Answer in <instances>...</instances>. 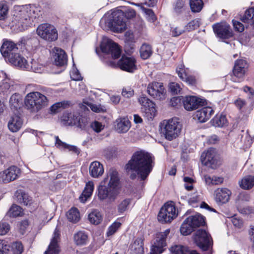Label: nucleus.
Here are the masks:
<instances>
[{
    "label": "nucleus",
    "instance_id": "nucleus-31",
    "mask_svg": "<svg viewBox=\"0 0 254 254\" xmlns=\"http://www.w3.org/2000/svg\"><path fill=\"white\" fill-rule=\"evenodd\" d=\"M94 188V183L92 181L88 182L85 185V188L79 197V200L82 202H85L92 194Z\"/></svg>",
    "mask_w": 254,
    "mask_h": 254
},
{
    "label": "nucleus",
    "instance_id": "nucleus-44",
    "mask_svg": "<svg viewBox=\"0 0 254 254\" xmlns=\"http://www.w3.org/2000/svg\"><path fill=\"white\" fill-rule=\"evenodd\" d=\"M69 102L68 101H64L60 102H57L51 107L50 111L52 113L55 114L61 111L62 109L65 108L66 107L69 106Z\"/></svg>",
    "mask_w": 254,
    "mask_h": 254
},
{
    "label": "nucleus",
    "instance_id": "nucleus-57",
    "mask_svg": "<svg viewBox=\"0 0 254 254\" xmlns=\"http://www.w3.org/2000/svg\"><path fill=\"white\" fill-rule=\"evenodd\" d=\"M199 26L198 21L196 19H194L190 21L186 25V29L188 31H191L193 30Z\"/></svg>",
    "mask_w": 254,
    "mask_h": 254
},
{
    "label": "nucleus",
    "instance_id": "nucleus-62",
    "mask_svg": "<svg viewBox=\"0 0 254 254\" xmlns=\"http://www.w3.org/2000/svg\"><path fill=\"white\" fill-rule=\"evenodd\" d=\"M135 14V11L132 8H129L124 12V17H126L127 19H131L134 17Z\"/></svg>",
    "mask_w": 254,
    "mask_h": 254
},
{
    "label": "nucleus",
    "instance_id": "nucleus-41",
    "mask_svg": "<svg viewBox=\"0 0 254 254\" xmlns=\"http://www.w3.org/2000/svg\"><path fill=\"white\" fill-rule=\"evenodd\" d=\"M22 213V208L16 204H13L7 212L6 215L10 217H16L21 216Z\"/></svg>",
    "mask_w": 254,
    "mask_h": 254
},
{
    "label": "nucleus",
    "instance_id": "nucleus-23",
    "mask_svg": "<svg viewBox=\"0 0 254 254\" xmlns=\"http://www.w3.org/2000/svg\"><path fill=\"white\" fill-rule=\"evenodd\" d=\"M248 67V64L245 60H238L235 62L233 72L237 78H242L245 74Z\"/></svg>",
    "mask_w": 254,
    "mask_h": 254
},
{
    "label": "nucleus",
    "instance_id": "nucleus-49",
    "mask_svg": "<svg viewBox=\"0 0 254 254\" xmlns=\"http://www.w3.org/2000/svg\"><path fill=\"white\" fill-rule=\"evenodd\" d=\"M183 98L184 97L183 96L173 97L170 101V106L175 108H179L181 106L182 103H183Z\"/></svg>",
    "mask_w": 254,
    "mask_h": 254
},
{
    "label": "nucleus",
    "instance_id": "nucleus-45",
    "mask_svg": "<svg viewBox=\"0 0 254 254\" xmlns=\"http://www.w3.org/2000/svg\"><path fill=\"white\" fill-rule=\"evenodd\" d=\"M189 251L187 247L181 245L175 246L171 248L172 254H188Z\"/></svg>",
    "mask_w": 254,
    "mask_h": 254
},
{
    "label": "nucleus",
    "instance_id": "nucleus-32",
    "mask_svg": "<svg viewBox=\"0 0 254 254\" xmlns=\"http://www.w3.org/2000/svg\"><path fill=\"white\" fill-rule=\"evenodd\" d=\"M83 103L80 107L83 109L88 107L92 111L96 113H104L107 111L106 107L101 104H94L86 101H83Z\"/></svg>",
    "mask_w": 254,
    "mask_h": 254
},
{
    "label": "nucleus",
    "instance_id": "nucleus-37",
    "mask_svg": "<svg viewBox=\"0 0 254 254\" xmlns=\"http://www.w3.org/2000/svg\"><path fill=\"white\" fill-rule=\"evenodd\" d=\"M87 240V235L83 231H79L74 235V241L76 245H85Z\"/></svg>",
    "mask_w": 254,
    "mask_h": 254
},
{
    "label": "nucleus",
    "instance_id": "nucleus-2",
    "mask_svg": "<svg viewBox=\"0 0 254 254\" xmlns=\"http://www.w3.org/2000/svg\"><path fill=\"white\" fill-rule=\"evenodd\" d=\"M120 180L117 170L110 168L106 177L98 187V196L101 200H106L109 203L115 201L119 193L118 190Z\"/></svg>",
    "mask_w": 254,
    "mask_h": 254
},
{
    "label": "nucleus",
    "instance_id": "nucleus-1",
    "mask_svg": "<svg viewBox=\"0 0 254 254\" xmlns=\"http://www.w3.org/2000/svg\"><path fill=\"white\" fill-rule=\"evenodd\" d=\"M154 165L153 158L144 150L135 151L126 165L127 172L136 173L143 181L152 171Z\"/></svg>",
    "mask_w": 254,
    "mask_h": 254
},
{
    "label": "nucleus",
    "instance_id": "nucleus-33",
    "mask_svg": "<svg viewBox=\"0 0 254 254\" xmlns=\"http://www.w3.org/2000/svg\"><path fill=\"white\" fill-rule=\"evenodd\" d=\"M239 183L242 189L250 190L254 186V176H246L239 181Z\"/></svg>",
    "mask_w": 254,
    "mask_h": 254
},
{
    "label": "nucleus",
    "instance_id": "nucleus-59",
    "mask_svg": "<svg viewBox=\"0 0 254 254\" xmlns=\"http://www.w3.org/2000/svg\"><path fill=\"white\" fill-rule=\"evenodd\" d=\"M233 24L234 29L236 31H237L239 32H242L244 30V26L240 22L233 20Z\"/></svg>",
    "mask_w": 254,
    "mask_h": 254
},
{
    "label": "nucleus",
    "instance_id": "nucleus-22",
    "mask_svg": "<svg viewBox=\"0 0 254 254\" xmlns=\"http://www.w3.org/2000/svg\"><path fill=\"white\" fill-rule=\"evenodd\" d=\"M53 58L56 65L64 66L67 64V58L65 52L61 48L55 47L53 49Z\"/></svg>",
    "mask_w": 254,
    "mask_h": 254
},
{
    "label": "nucleus",
    "instance_id": "nucleus-38",
    "mask_svg": "<svg viewBox=\"0 0 254 254\" xmlns=\"http://www.w3.org/2000/svg\"><path fill=\"white\" fill-rule=\"evenodd\" d=\"M241 19L244 23L254 26V8H250L247 9Z\"/></svg>",
    "mask_w": 254,
    "mask_h": 254
},
{
    "label": "nucleus",
    "instance_id": "nucleus-52",
    "mask_svg": "<svg viewBox=\"0 0 254 254\" xmlns=\"http://www.w3.org/2000/svg\"><path fill=\"white\" fill-rule=\"evenodd\" d=\"M121 223L119 222H115L112 224L111 226L108 228L107 232L108 236L113 235L117 230L120 227Z\"/></svg>",
    "mask_w": 254,
    "mask_h": 254
},
{
    "label": "nucleus",
    "instance_id": "nucleus-36",
    "mask_svg": "<svg viewBox=\"0 0 254 254\" xmlns=\"http://www.w3.org/2000/svg\"><path fill=\"white\" fill-rule=\"evenodd\" d=\"M212 125L216 127H223L227 124V120L225 115L215 116L211 121Z\"/></svg>",
    "mask_w": 254,
    "mask_h": 254
},
{
    "label": "nucleus",
    "instance_id": "nucleus-26",
    "mask_svg": "<svg viewBox=\"0 0 254 254\" xmlns=\"http://www.w3.org/2000/svg\"><path fill=\"white\" fill-rule=\"evenodd\" d=\"M89 172L92 178H98L104 172V167L100 162L97 161H94L89 166Z\"/></svg>",
    "mask_w": 254,
    "mask_h": 254
},
{
    "label": "nucleus",
    "instance_id": "nucleus-20",
    "mask_svg": "<svg viewBox=\"0 0 254 254\" xmlns=\"http://www.w3.org/2000/svg\"><path fill=\"white\" fill-rule=\"evenodd\" d=\"M22 41L14 43L11 41H6L3 42L1 48L0 52L5 58H8L12 54H14L18 51L17 46L22 44Z\"/></svg>",
    "mask_w": 254,
    "mask_h": 254
},
{
    "label": "nucleus",
    "instance_id": "nucleus-3",
    "mask_svg": "<svg viewBox=\"0 0 254 254\" xmlns=\"http://www.w3.org/2000/svg\"><path fill=\"white\" fill-rule=\"evenodd\" d=\"M25 104L31 112L37 113L48 104L46 96L39 92L28 94L25 99Z\"/></svg>",
    "mask_w": 254,
    "mask_h": 254
},
{
    "label": "nucleus",
    "instance_id": "nucleus-6",
    "mask_svg": "<svg viewBox=\"0 0 254 254\" xmlns=\"http://www.w3.org/2000/svg\"><path fill=\"white\" fill-rule=\"evenodd\" d=\"M108 26L114 31L122 32L126 27L124 12L121 10L112 12V17L108 22Z\"/></svg>",
    "mask_w": 254,
    "mask_h": 254
},
{
    "label": "nucleus",
    "instance_id": "nucleus-17",
    "mask_svg": "<svg viewBox=\"0 0 254 254\" xmlns=\"http://www.w3.org/2000/svg\"><path fill=\"white\" fill-rule=\"evenodd\" d=\"M216 150L214 148H209L206 152H203L201 155L202 163L211 168L216 166Z\"/></svg>",
    "mask_w": 254,
    "mask_h": 254
},
{
    "label": "nucleus",
    "instance_id": "nucleus-34",
    "mask_svg": "<svg viewBox=\"0 0 254 254\" xmlns=\"http://www.w3.org/2000/svg\"><path fill=\"white\" fill-rule=\"evenodd\" d=\"M130 127V122L127 118H122L117 121L116 129L120 133L126 132L129 129Z\"/></svg>",
    "mask_w": 254,
    "mask_h": 254
},
{
    "label": "nucleus",
    "instance_id": "nucleus-9",
    "mask_svg": "<svg viewBox=\"0 0 254 254\" xmlns=\"http://www.w3.org/2000/svg\"><path fill=\"white\" fill-rule=\"evenodd\" d=\"M194 241L196 245L204 251L212 248V238L205 230L201 229L198 230L195 233Z\"/></svg>",
    "mask_w": 254,
    "mask_h": 254
},
{
    "label": "nucleus",
    "instance_id": "nucleus-40",
    "mask_svg": "<svg viewBox=\"0 0 254 254\" xmlns=\"http://www.w3.org/2000/svg\"><path fill=\"white\" fill-rule=\"evenodd\" d=\"M88 219L91 223L98 225L101 222L102 217L100 212L95 210L89 214Z\"/></svg>",
    "mask_w": 254,
    "mask_h": 254
},
{
    "label": "nucleus",
    "instance_id": "nucleus-14",
    "mask_svg": "<svg viewBox=\"0 0 254 254\" xmlns=\"http://www.w3.org/2000/svg\"><path fill=\"white\" fill-rule=\"evenodd\" d=\"M138 101L142 106L141 111L144 114V116L147 119L152 120L156 113L155 104L147 97L143 96L140 97Z\"/></svg>",
    "mask_w": 254,
    "mask_h": 254
},
{
    "label": "nucleus",
    "instance_id": "nucleus-30",
    "mask_svg": "<svg viewBox=\"0 0 254 254\" xmlns=\"http://www.w3.org/2000/svg\"><path fill=\"white\" fill-rule=\"evenodd\" d=\"M23 124L22 119L18 116L12 117L8 123L9 129L13 132H17L21 127Z\"/></svg>",
    "mask_w": 254,
    "mask_h": 254
},
{
    "label": "nucleus",
    "instance_id": "nucleus-54",
    "mask_svg": "<svg viewBox=\"0 0 254 254\" xmlns=\"http://www.w3.org/2000/svg\"><path fill=\"white\" fill-rule=\"evenodd\" d=\"M10 246L5 244L3 240H0V254H8Z\"/></svg>",
    "mask_w": 254,
    "mask_h": 254
},
{
    "label": "nucleus",
    "instance_id": "nucleus-13",
    "mask_svg": "<svg viewBox=\"0 0 254 254\" xmlns=\"http://www.w3.org/2000/svg\"><path fill=\"white\" fill-rule=\"evenodd\" d=\"M148 94L154 99L161 101L166 98V91L163 83L154 81L147 87Z\"/></svg>",
    "mask_w": 254,
    "mask_h": 254
},
{
    "label": "nucleus",
    "instance_id": "nucleus-11",
    "mask_svg": "<svg viewBox=\"0 0 254 254\" xmlns=\"http://www.w3.org/2000/svg\"><path fill=\"white\" fill-rule=\"evenodd\" d=\"M37 33L40 37L48 41H54L58 39L57 30L50 24H40L37 29Z\"/></svg>",
    "mask_w": 254,
    "mask_h": 254
},
{
    "label": "nucleus",
    "instance_id": "nucleus-46",
    "mask_svg": "<svg viewBox=\"0 0 254 254\" xmlns=\"http://www.w3.org/2000/svg\"><path fill=\"white\" fill-rule=\"evenodd\" d=\"M21 100L19 94H13L10 97L9 103L14 109H17L19 107V102Z\"/></svg>",
    "mask_w": 254,
    "mask_h": 254
},
{
    "label": "nucleus",
    "instance_id": "nucleus-53",
    "mask_svg": "<svg viewBox=\"0 0 254 254\" xmlns=\"http://www.w3.org/2000/svg\"><path fill=\"white\" fill-rule=\"evenodd\" d=\"M184 5V0H177L175 5V11L178 13L182 12L185 9Z\"/></svg>",
    "mask_w": 254,
    "mask_h": 254
},
{
    "label": "nucleus",
    "instance_id": "nucleus-7",
    "mask_svg": "<svg viewBox=\"0 0 254 254\" xmlns=\"http://www.w3.org/2000/svg\"><path fill=\"white\" fill-rule=\"evenodd\" d=\"M102 52L107 56H111L114 59H118L121 54V49L119 46L112 40L104 38L101 43Z\"/></svg>",
    "mask_w": 254,
    "mask_h": 254
},
{
    "label": "nucleus",
    "instance_id": "nucleus-47",
    "mask_svg": "<svg viewBox=\"0 0 254 254\" xmlns=\"http://www.w3.org/2000/svg\"><path fill=\"white\" fill-rule=\"evenodd\" d=\"M182 86L183 85L182 84L176 82H171L169 86L170 91L174 94H177L180 93L182 89Z\"/></svg>",
    "mask_w": 254,
    "mask_h": 254
},
{
    "label": "nucleus",
    "instance_id": "nucleus-16",
    "mask_svg": "<svg viewBox=\"0 0 254 254\" xmlns=\"http://www.w3.org/2000/svg\"><path fill=\"white\" fill-rule=\"evenodd\" d=\"M20 174V170L15 166L0 172V181L4 183H9L18 178Z\"/></svg>",
    "mask_w": 254,
    "mask_h": 254
},
{
    "label": "nucleus",
    "instance_id": "nucleus-55",
    "mask_svg": "<svg viewBox=\"0 0 254 254\" xmlns=\"http://www.w3.org/2000/svg\"><path fill=\"white\" fill-rule=\"evenodd\" d=\"M10 230L9 225L5 222H0V235H5Z\"/></svg>",
    "mask_w": 254,
    "mask_h": 254
},
{
    "label": "nucleus",
    "instance_id": "nucleus-25",
    "mask_svg": "<svg viewBox=\"0 0 254 254\" xmlns=\"http://www.w3.org/2000/svg\"><path fill=\"white\" fill-rule=\"evenodd\" d=\"M231 194V191L227 188L218 189L215 192V199L217 202L225 203L229 200Z\"/></svg>",
    "mask_w": 254,
    "mask_h": 254
},
{
    "label": "nucleus",
    "instance_id": "nucleus-48",
    "mask_svg": "<svg viewBox=\"0 0 254 254\" xmlns=\"http://www.w3.org/2000/svg\"><path fill=\"white\" fill-rule=\"evenodd\" d=\"M11 249L13 254H21L23 251L22 244L20 242L12 243Z\"/></svg>",
    "mask_w": 254,
    "mask_h": 254
},
{
    "label": "nucleus",
    "instance_id": "nucleus-18",
    "mask_svg": "<svg viewBox=\"0 0 254 254\" xmlns=\"http://www.w3.org/2000/svg\"><path fill=\"white\" fill-rule=\"evenodd\" d=\"M204 101L194 96L184 97L183 104L185 109L187 111H192L204 105Z\"/></svg>",
    "mask_w": 254,
    "mask_h": 254
},
{
    "label": "nucleus",
    "instance_id": "nucleus-24",
    "mask_svg": "<svg viewBox=\"0 0 254 254\" xmlns=\"http://www.w3.org/2000/svg\"><path fill=\"white\" fill-rule=\"evenodd\" d=\"M9 62L14 66H18L23 69H28V65L26 60L18 53L12 54L7 58Z\"/></svg>",
    "mask_w": 254,
    "mask_h": 254
},
{
    "label": "nucleus",
    "instance_id": "nucleus-5",
    "mask_svg": "<svg viewBox=\"0 0 254 254\" xmlns=\"http://www.w3.org/2000/svg\"><path fill=\"white\" fill-rule=\"evenodd\" d=\"M178 216V210L172 202H167L160 208L157 219L162 224L171 223Z\"/></svg>",
    "mask_w": 254,
    "mask_h": 254
},
{
    "label": "nucleus",
    "instance_id": "nucleus-50",
    "mask_svg": "<svg viewBox=\"0 0 254 254\" xmlns=\"http://www.w3.org/2000/svg\"><path fill=\"white\" fill-rule=\"evenodd\" d=\"M8 10V7L5 2L0 3V20H4L7 17Z\"/></svg>",
    "mask_w": 254,
    "mask_h": 254
},
{
    "label": "nucleus",
    "instance_id": "nucleus-51",
    "mask_svg": "<svg viewBox=\"0 0 254 254\" xmlns=\"http://www.w3.org/2000/svg\"><path fill=\"white\" fill-rule=\"evenodd\" d=\"M130 202L129 199H126L123 200L118 206V211L120 213L124 212L127 208V206Z\"/></svg>",
    "mask_w": 254,
    "mask_h": 254
},
{
    "label": "nucleus",
    "instance_id": "nucleus-58",
    "mask_svg": "<svg viewBox=\"0 0 254 254\" xmlns=\"http://www.w3.org/2000/svg\"><path fill=\"white\" fill-rule=\"evenodd\" d=\"M31 68L34 72L41 73L43 70L44 66L34 62L32 63Z\"/></svg>",
    "mask_w": 254,
    "mask_h": 254
},
{
    "label": "nucleus",
    "instance_id": "nucleus-42",
    "mask_svg": "<svg viewBox=\"0 0 254 254\" xmlns=\"http://www.w3.org/2000/svg\"><path fill=\"white\" fill-rule=\"evenodd\" d=\"M202 0H190V6L193 12H199L203 7Z\"/></svg>",
    "mask_w": 254,
    "mask_h": 254
},
{
    "label": "nucleus",
    "instance_id": "nucleus-12",
    "mask_svg": "<svg viewBox=\"0 0 254 254\" xmlns=\"http://www.w3.org/2000/svg\"><path fill=\"white\" fill-rule=\"evenodd\" d=\"M170 233V229L156 234L155 241L152 245L150 254H160L163 252V247L166 246V239Z\"/></svg>",
    "mask_w": 254,
    "mask_h": 254
},
{
    "label": "nucleus",
    "instance_id": "nucleus-8",
    "mask_svg": "<svg viewBox=\"0 0 254 254\" xmlns=\"http://www.w3.org/2000/svg\"><path fill=\"white\" fill-rule=\"evenodd\" d=\"M61 121L65 125L76 126L83 128L86 126V122L83 118H80L78 112H65L61 117Z\"/></svg>",
    "mask_w": 254,
    "mask_h": 254
},
{
    "label": "nucleus",
    "instance_id": "nucleus-19",
    "mask_svg": "<svg viewBox=\"0 0 254 254\" xmlns=\"http://www.w3.org/2000/svg\"><path fill=\"white\" fill-rule=\"evenodd\" d=\"M118 65L121 69L129 72L136 69V61L133 57L123 56L118 61Z\"/></svg>",
    "mask_w": 254,
    "mask_h": 254
},
{
    "label": "nucleus",
    "instance_id": "nucleus-39",
    "mask_svg": "<svg viewBox=\"0 0 254 254\" xmlns=\"http://www.w3.org/2000/svg\"><path fill=\"white\" fill-rule=\"evenodd\" d=\"M140 56L142 59L146 60L148 59L152 54L151 46L146 44H143L140 49Z\"/></svg>",
    "mask_w": 254,
    "mask_h": 254
},
{
    "label": "nucleus",
    "instance_id": "nucleus-28",
    "mask_svg": "<svg viewBox=\"0 0 254 254\" xmlns=\"http://www.w3.org/2000/svg\"><path fill=\"white\" fill-rule=\"evenodd\" d=\"M14 195L17 198V202L21 204L28 206L32 203V197L22 190H17Z\"/></svg>",
    "mask_w": 254,
    "mask_h": 254
},
{
    "label": "nucleus",
    "instance_id": "nucleus-35",
    "mask_svg": "<svg viewBox=\"0 0 254 254\" xmlns=\"http://www.w3.org/2000/svg\"><path fill=\"white\" fill-rule=\"evenodd\" d=\"M69 221L72 223H76L80 220V214L77 208L72 207L66 214Z\"/></svg>",
    "mask_w": 254,
    "mask_h": 254
},
{
    "label": "nucleus",
    "instance_id": "nucleus-29",
    "mask_svg": "<svg viewBox=\"0 0 254 254\" xmlns=\"http://www.w3.org/2000/svg\"><path fill=\"white\" fill-rule=\"evenodd\" d=\"M186 222L190 223L194 229L205 224L204 217L198 214L190 216L186 219Z\"/></svg>",
    "mask_w": 254,
    "mask_h": 254
},
{
    "label": "nucleus",
    "instance_id": "nucleus-63",
    "mask_svg": "<svg viewBox=\"0 0 254 254\" xmlns=\"http://www.w3.org/2000/svg\"><path fill=\"white\" fill-rule=\"evenodd\" d=\"M184 31V29H180L177 27L173 28L171 31L172 35L173 37H178L183 33Z\"/></svg>",
    "mask_w": 254,
    "mask_h": 254
},
{
    "label": "nucleus",
    "instance_id": "nucleus-21",
    "mask_svg": "<svg viewBox=\"0 0 254 254\" xmlns=\"http://www.w3.org/2000/svg\"><path fill=\"white\" fill-rule=\"evenodd\" d=\"M60 233L56 229L55 230L53 237L48 248V249L45 252V254H59L60 252V247L59 242L60 241Z\"/></svg>",
    "mask_w": 254,
    "mask_h": 254
},
{
    "label": "nucleus",
    "instance_id": "nucleus-15",
    "mask_svg": "<svg viewBox=\"0 0 254 254\" xmlns=\"http://www.w3.org/2000/svg\"><path fill=\"white\" fill-rule=\"evenodd\" d=\"M213 29L217 37L220 39H229L234 35L231 26L226 22L215 24L213 25Z\"/></svg>",
    "mask_w": 254,
    "mask_h": 254
},
{
    "label": "nucleus",
    "instance_id": "nucleus-61",
    "mask_svg": "<svg viewBox=\"0 0 254 254\" xmlns=\"http://www.w3.org/2000/svg\"><path fill=\"white\" fill-rule=\"evenodd\" d=\"M130 247L136 248H143V240L140 238H137L135 240L133 243L131 245Z\"/></svg>",
    "mask_w": 254,
    "mask_h": 254
},
{
    "label": "nucleus",
    "instance_id": "nucleus-10",
    "mask_svg": "<svg viewBox=\"0 0 254 254\" xmlns=\"http://www.w3.org/2000/svg\"><path fill=\"white\" fill-rule=\"evenodd\" d=\"M18 12L14 14L15 16L13 22L15 24V27L18 31L24 30L30 24L31 17L27 10L23 7H18Z\"/></svg>",
    "mask_w": 254,
    "mask_h": 254
},
{
    "label": "nucleus",
    "instance_id": "nucleus-27",
    "mask_svg": "<svg viewBox=\"0 0 254 254\" xmlns=\"http://www.w3.org/2000/svg\"><path fill=\"white\" fill-rule=\"evenodd\" d=\"M213 113L214 111L211 107H205L196 112V117L199 122L204 123L210 118Z\"/></svg>",
    "mask_w": 254,
    "mask_h": 254
},
{
    "label": "nucleus",
    "instance_id": "nucleus-43",
    "mask_svg": "<svg viewBox=\"0 0 254 254\" xmlns=\"http://www.w3.org/2000/svg\"><path fill=\"white\" fill-rule=\"evenodd\" d=\"M194 229L191 226L190 223L189 222H186V219L184 221L183 224L181 225L180 228V231L182 235L184 236H187L190 235L194 231Z\"/></svg>",
    "mask_w": 254,
    "mask_h": 254
},
{
    "label": "nucleus",
    "instance_id": "nucleus-64",
    "mask_svg": "<svg viewBox=\"0 0 254 254\" xmlns=\"http://www.w3.org/2000/svg\"><path fill=\"white\" fill-rule=\"evenodd\" d=\"M235 104L239 110H241L246 105V102L244 100L239 98L235 101Z\"/></svg>",
    "mask_w": 254,
    "mask_h": 254
},
{
    "label": "nucleus",
    "instance_id": "nucleus-56",
    "mask_svg": "<svg viewBox=\"0 0 254 254\" xmlns=\"http://www.w3.org/2000/svg\"><path fill=\"white\" fill-rule=\"evenodd\" d=\"M104 127L101 123L97 121H94L91 125V128L97 132H100L103 130Z\"/></svg>",
    "mask_w": 254,
    "mask_h": 254
},
{
    "label": "nucleus",
    "instance_id": "nucleus-60",
    "mask_svg": "<svg viewBox=\"0 0 254 254\" xmlns=\"http://www.w3.org/2000/svg\"><path fill=\"white\" fill-rule=\"evenodd\" d=\"M70 75L71 79H82L79 71L76 69H73L70 72Z\"/></svg>",
    "mask_w": 254,
    "mask_h": 254
},
{
    "label": "nucleus",
    "instance_id": "nucleus-4",
    "mask_svg": "<svg viewBox=\"0 0 254 254\" xmlns=\"http://www.w3.org/2000/svg\"><path fill=\"white\" fill-rule=\"evenodd\" d=\"M160 127L165 138L170 141L178 136L182 128L177 118L165 120L160 123Z\"/></svg>",
    "mask_w": 254,
    "mask_h": 254
}]
</instances>
